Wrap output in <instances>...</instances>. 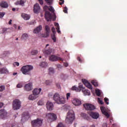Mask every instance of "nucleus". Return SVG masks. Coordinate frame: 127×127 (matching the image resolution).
<instances>
[{
	"label": "nucleus",
	"instance_id": "6e6d98bb",
	"mask_svg": "<svg viewBox=\"0 0 127 127\" xmlns=\"http://www.w3.org/2000/svg\"><path fill=\"white\" fill-rule=\"evenodd\" d=\"M64 65L65 67H68V63H64Z\"/></svg>",
	"mask_w": 127,
	"mask_h": 127
},
{
	"label": "nucleus",
	"instance_id": "9d476101",
	"mask_svg": "<svg viewBox=\"0 0 127 127\" xmlns=\"http://www.w3.org/2000/svg\"><path fill=\"white\" fill-rule=\"evenodd\" d=\"M49 60L50 61H53V62H54L55 61H58L60 60V61H64L63 59L58 57L55 55H52L49 57Z\"/></svg>",
	"mask_w": 127,
	"mask_h": 127
},
{
	"label": "nucleus",
	"instance_id": "4d7b16f0",
	"mask_svg": "<svg viewBox=\"0 0 127 127\" xmlns=\"http://www.w3.org/2000/svg\"><path fill=\"white\" fill-rule=\"evenodd\" d=\"M103 127H108V124L107 123H104L103 125Z\"/></svg>",
	"mask_w": 127,
	"mask_h": 127
},
{
	"label": "nucleus",
	"instance_id": "f704fd0d",
	"mask_svg": "<svg viewBox=\"0 0 127 127\" xmlns=\"http://www.w3.org/2000/svg\"><path fill=\"white\" fill-rule=\"evenodd\" d=\"M81 116L83 117V118L85 120H88V119H89V117H88V115L86 114L85 113H82Z\"/></svg>",
	"mask_w": 127,
	"mask_h": 127
},
{
	"label": "nucleus",
	"instance_id": "e433bc0d",
	"mask_svg": "<svg viewBox=\"0 0 127 127\" xmlns=\"http://www.w3.org/2000/svg\"><path fill=\"white\" fill-rule=\"evenodd\" d=\"M37 53H38V51H37V50H33L31 52V54L32 55H36Z\"/></svg>",
	"mask_w": 127,
	"mask_h": 127
},
{
	"label": "nucleus",
	"instance_id": "1a4fd4ad",
	"mask_svg": "<svg viewBox=\"0 0 127 127\" xmlns=\"http://www.w3.org/2000/svg\"><path fill=\"white\" fill-rule=\"evenodd\" d=\"M83 106L87 111H94V110L96 109V107L94 106V105L89 103L83 104Z\"/></svg>",
	"mask_w": 127,
	"mask_h": 127
},
{
	"label": "nucleus",
	"instance_id": "4be33fe9",
	"mask_svg": "<svg viewBox=\"0 0 127 127\" xmlns=\"http://www.w3.org/2000/svg\"><path fill=\"white\" fill-rule=\"evenodd\" d=\"M25 3V1L24 0H20V1H17L15 3V4H16V5H21V6H24Z\"/></svg>",
	"mask_w": 127,
	"mask_h": 127
},
{
	"label": "nucleus",
	"instance_id": "69168bd1",
	"mask_svg": "<svg viewBox=\"0 0 127 127\" xmlns=\"http://www.w3.org/2000/svg\"><path fill=\"white\" fill-rule=\"evenodd\" d=\"M12 11H15V8H13L12 9Z\"/></svg>",
	"mask_w": 127,
	"mask_h": 127
},
{
	"label": "nucleus",
	"instance_id": "72a5a7b5",
	"mask_svg": "<svg viewBox=\"0 0 127 127\" xmlns=\"http://www.w3.org/2000/svg\"><path fill=\"white\" fill-rule=\"evenodd\" d=\"M95 94L96 96H98V97H100L101 96V91L99 89L96 90Z\"/></svg>",
	"mask_w": 127,
	"mask_h": 127
},
{
	"label": "nucleus",
	"instance_id": "2eb2a0df",
	"mask_svg": "<svg viewBox=\"0 0 127 127\" xmlns=\"http://www.w3.org/2000/svg\"><path fill=\"white\" fill-rule=\"evenodd\" d=\"M52 31L53 32V34L51 35L52 39L53 40L54 42H56V36L55 35V34H56V31L55 28L52 27Z\"/></svg>",
	"mask_w": 127,
	"mask_h": 127
},
{
	"label": "nucleus",
	"instance_id": "c756f323",
	"mask_svg": "<svg viewBox=\"0 0 127 127\" xmlns=\"http://www.w3.org/2000/svg\"><path fill=\"white\" fill-rule=\"evenodd\" d=\"M45 30L47 36H49V33H50V28H49V26H48V25H46Z\"/></svg>",
	"mask_w": 127,
	"mask_h": 127
},
{
	"label": "nucleus",
	"instance_id": "aec40b11",
	"mask_svg": "<svg viewBox=\"0 0 127 127\" xmlns=\"http://www.w3.org/2000/svg\"><path fill=\"white\" fill-rule=\"evenodd\" d=\"M40 11V6H39V4L36 3L34 5V12L35 13H37Z\"/></svg>",
	"mask_w": 127,
	"mask_h": 127
},
{
	"label": "nucleus",
	"instance_id": "f03ea898",
	"mask_svg": "<svg viewBox=\"0 0 127 127\" xmlns=\"http://www.w3.org/2000/svg\"><path fill=\"white\" fill-rule=\"evenodd\" d=\"M74 120L75 114H74V111L73 110H69L65 119V123L68 124H72Z\"/></svg>",
	"mask_w": 127,
	"mask_h": 127
},
{
	"label": "nucleus",
	"instance_id": "473e14b6",
	"mask_svg": "<svg viewBox=\"0 0 127 127\" xmlns=\"http://www.w3.org/2000/svg\"><path fill=\"white\" fill-rule=\"evenodd\" d=\"M46 3L49 5H52V3H53V0H45Z\"/></svg>",
	"mask_w": 127,
	"mask_h": 127
},
{
	"label": "nucleus",
	"instance_id": "cd10ccee",
	"mask_svg": "<svg viewBox=\"0 0 127 127\" xmlns=\"http://www.w3.org/2000/svg\"><path fill=\"white\" fill-rule=\"evenodd\" d=\"M22 119H29V113L28 112H24L22 115Z\"/></svg>",
	"mask_w": 127,
	"mask_h": 127
},
{
	"label": "nucleus",
	"instance_id": "338daca9",
	"mask_svg": "<svg viewBox=\"0 0 127 127\" xmlns=\"http://www.w3.org/2000/svg\"><path fill=\"white\" fill-rule=\"evenodd\" d=\"M54 17L55 18V20L56 19V15H54Z\"/></svg>",
	"mask_w": 127,
	"mask_h": 127
},
{
	"label": "nucleus",
	"instance_id": "c85d7f7f",
	"mask_svg": "<svg viewBox=\"0 0 127 127\" xmlns=\"http://www.w3.org/2000/svg\"><path fill=\"white\" fill-rule=\"evenodd\" d=\"M38 96H36L35 95H34V94L33 93V94H31L29 96L28 99L30 101H33V100H35V99L38 98Z\"/></svg>",
	"mask_w": 127,
	"mask_h": 127
},
{
	"label": "nucleus",
	"instance_id": "dca6fc26",
	"mask_svg": "<svg viewBox=\"0 0 127 127\" xmlns=\"http://www.w3.org/2000/svg\"><path fill=\"white\" fill-rule=\"evenodd\" d=\"M7 113L4 109H1L0 111V119H4L6 117Z\"/></svg>",
	"mask_w": 127,
	"mask_h": 127
},
{
	"label": "nucleus",
	"instance_id": "412c9836",
	"mask_svg": "<svg viewBox=\"0 0 127 127\" xmlns=\"http://www.w3.org/2000/svg\"><path fill=\"white\" fill-rule=\"evenodd\" d=\"M40 92H41V88H35L33 91V94L35 95L36 97H38V95L40 94Z\"/></svg>",
	"mask_w": 127,
	"mask_h": 127
},
{
	"label": "nucleus",
	"instance_id": "c9c22d12",
	"mask_svg": "<svg viewBox=\"0 0 127 127\" xmlns=\"http://www.w3.org/2000/svg\"><path fill=\"white\" fill-rule=\"evenodd\" d=\"M91 84H92V85H94L95 87H98L99 86V84H98V82H97L95 80H92L91 81Z\"/></svg>",
	"mask_w": 127,
	"mask_h": 127
},
{
	"label": "nucleus",
	"instance_id": "a211bd4d",
	"mask_svg": "<svg viewBox=\"0 0 127 127\" xmlns=\"http://www.w3.org/2000/svg\"><path fill=\"white\" fill-rule=\"evenodd\" d=\"M43 53L46 54V55H49L51 54H53L54 53V49H49L48 50H45L43 51Z\"/></svg>",
	"mask_w": 127,
	"mask_h": 127
},
{
	"label": "nucleus",
	"instance_id": "a18cd8bd",
	"mask_svg": "<svg viewBox=\"0 0 127 127\" xmlns=\"http://www.w3.org/2000/svg\"><path fill=\"white\" fill-rule=\"evenodd\" d=\"M98 101L99 104H100V105H104V102H103V101L100 100V98H98Z\"/></svg>",
	"mask_w": 127,
	"mask_h": 127
},
{
	"label": "nucleus",
	"instance_id": "4468645a",
	"mask_svg": "<svg viewBox=\"0 0 127 127\" xmlns=\"http://www.w3.org/2000/svg\"><path fill=\"white\" fill-rule=\"evenodd\" d=\"M100 109L102 114H103V115H104V116H105L106 117L109 119V118H110V114H109L108 112H107L106 108L104 107H101L100 108Z\"/></svg>",
	"mask_w": 127,
	"mask_h": 127
},
{
	"label": "nucleus",
	"instance_id": "37998d69",
	"mask_svg": "<svg viewBox=\"0 0 127 127\" xmlns=\"http://www.w3.org/2000/svg\"><path fill=\"white\" fill-rule=\"evenodd\" d=\"M104 101H105V103H106V104L107 105H109V99L107 98V97H105L104 98Z\"/></svg>",
	"mask_w": 127,
	"mask_h": 127
},
{
	"label": "nucleus",
	"instance_id": "b1692460",
	"mask_svg": "<svg viewBox=\"0 0 127 127\" xmlns=\"http://www.w3.org/2000/svg\"><path fill=\"white\" fill-rule=\"evenodd\" d=\"M39 66L41 68H46L48 66V64L46 62H41L39 64Z\"/></svg>",
	"mask_w": 127,
	"mask_h": 127
},
{
	"label": "nucleus",
	"instance_id": "ea45409f",
	"mask_svg": "<svg viewBox=\"0 0 127 127\" xmlns=\"http://www.w3.org/2000/svg\"><path fill=\"white\" fill-rule=\"evenodd\" d=\"M38 106H43L44 105V103H43V101L42 100H40L38 102Z\"/></svg>",
	"mask_w": 127,
	"mask_h": 127
},
{
	"label": "nucleus",
	"instance_id": "5fc2aeb1",
	"mask_svg": "<svg viewBox=\"0 0 127 127\" xmlns=\"http://www.w3.org/2000/svg\"><path fill=\"white\" fill-rule=\"evenodd\" d=\"M38 1H39L40 4H41V5L43 4V0H38Z\"/></svg>",
	"mask_w": 127,
	"mask_h": 127
},
{
	"label": "nucleus",
	"instance_id": "864d4df0",
	"mask_svg": "<svg viewBox=\"0 0 127 127\" xmlns=\"http://www.w3.org/2000/svg\"><path fill=\"white\" fill-rule=\"evenodd\" d=\"M4 54L5 56H7V55H8V54H9V52L8 51H5L4 52Z\"/></svg>",
	"mask_w": 127,
	"mask_h": 127
},
{
	"label": "nucleus",
	"instance_id": "8fccbe9b",
	"mask_svg": "<svg viewBox=\"0 0 127 127\" xmlns=\"http://www.w3.org/2000/svg\"><path fill=\"white\" fill-rule=\"evenodd\" d=\"M52 82V81H51L46 80L45 82V83L46 84V85H50V84H51Z\"/></svg>",
	"mask_w": 127,
	"mask_h": 127
},
{
	"label": "nucleus",
	"instance_id": "423d86ee",
	"mask_svg": "<svg viewBox=\"0 0 127 127\" xmlns=\"http://www.w3.org/2000/svg\"><path fill=\"white\" fill-rule=\"evenodd\" d=\"M44 10L46 11L45 14V17L47 21H50L52 19V14L50 13V12L46 11L48 9H49V7L47 5H45L43 7Z\"/></svg>",
	"mask_w": 127,
	"mask_h": 127
},
{
	"label": "nucleus",
	"instance_id": "ddd939ff",
	"mask_svg": "<svg viewBox=\"0 0 127 127\" xmlns=\"http://www.w3.org/2000/svg\"><path fill=\"white\" fill-rule=\"evenodd\" d=\"M24 90L28 92L31 91V90H32V83H29L25 84L24 86Z\"/></svg>",
	"mask_w": 127,
	"mask_h": 127
},
{
	"label": "nucleus",
	"instance_id": "20e7f679",
	"mask_svg": "<svg viewBox=\"0 0 127 127\" xmlns=\"http://www.w3.org/2000/svg\"><path fill=\"white\" fill-rule=\"evenodd\" d=\"M53 99L57 104H64L66 98L61 97L58 93H56L54 95Z\"/></svg>",
	"mask_w": 127,
	"mask_h": 127
},
{
	"label": "nucleus",
	"instance_id": "49530a36",
	"mask_svg": "<svg viewBox=\"0 0 127 127\" xmlns=\"http://www.w3.org/2000/svg\"><path fill=\"white\" fill-rule=\"evenodd\" d=\"M63 11L64 13H67L68 12V8H67V7H64Z\"/></svg>",
	"mask_w": 127,
	"mask_h": 127
},
{
	"label": "nucleus",
	"instance_id": "f257e3e1",
	"mask_svg": "<svg viewBox=\"0 0 127 127\" xmlns=\"http://www.w3.org/2000/svg\"><path fill=\"white\" fill-rule=\"evenodd\" d=\"M71 90L72 91H75L76 92H81V91H82L85 96H90L91 95L90 91L83 87V84H79L77 87L75 86H73L72 87Z\"/></svg>",
	"mask_w": 127,
	"mask_h": 127
},
{
	"label": "nucleus",
	"instance_id": "a19ab883",
	"mask_svg": "<svg viewBox=\"0 0 127 127\" xmlns=\"http://www.w3.org/2000/svg\"><path fill=\"white\" fill-rule=\"evenodd\" d=\"M5 88V87L4 86V85L0 86V91L2 92V91H3V90H4Z\"/></svg>",
	"mask_w": 127,
	"mask_h": 127
},
{
	"label": "nucleus",
	"instance_id": "0eeeda50",
	"mask_svg": "<svg viewBox=\"0 0 127 127\" xmlns=\"http://www.w3.org/2000/svg\"><path fill=\"white\" fill-rule=\"evenodd\" d=\"M13 109L15 110H19L21 107V102L18 99H15L12 103Z\"/></svg>",
	"mask_w": 127,
	"mask_h": 127
},
{
	"label": "nucleus",
	"instance_id": "4c0bfd02",
	"mask_svg": "<svg viewBox=\"0 0 127 127\" xmlns=\"http://www.w3.org/2000/svg\"><path fill=\"white\" fill-rule=\"evenodd\" d=\"M56 26H57L56 29H57V32L58 33H60L61 32L60 31V28H59V24L58 23H57L56 24Z\"/></svg>",
	"mask_w": 127,
	"mask_h": 127
},
{
	"label": "nucleus",
	"instance_id": "09e8293b",
	"mask_svg": "<svg viewBox=\"0 0 127 127\" xmlns=\"http://www.w3.org/2000/svg\"><path fill=\"white\" fill-rule=\"evenodd\" d=\"M71 96V93H68L66 94V100H69V98Z\"/></svg>",
	"mask_w": 127,
	"mask_h": 127
},
{
	"label": "nucleus",
	"instance_id": "9b49d317",
	"mask_svg": "<svg viewBox=\"0 0 127 127\" xmlns=\"http://www.w3.org/2000/svg\"><path fill=\"white\" fill-rule=\"evenodd\" d=\"M89 115L94 120L99 119V117H100V114L97 112H89Z\"/></svg>",
	"mask_w": 127,
	"mask_h": 127
},
{
	"label": "nucleus",
	"instance_id": "bb28decb",
	"mask_svg": "<svg viewBox=\"0 0 127 127\" xmlns=\"http://www.w3.org/2000/svg\"><path fill=\"white\" fill-rule=\"evenodd\" d=\"M0 6H1V7L6 8V7H8V4H7L6 2L3 1L0 3Z\"/></svg>",
	"mask_w": 127,
	"mask_h": 127
},
{
	"label": "nucleus",
	"instance_id": "a878e982",
	"mask_svg": "<svg viewBox=\"0 0 127 127\" xmlns=\"http://www.w3.org/2000/svg\"><path fill=\"white\" fill-rule=\"evenodd\" d=\"M21 16H22V18H23V19H24L25 20H28V19H29V18H30V16H29V15H28L27 14H25V13H22Z\"/></svg>",
	"mask_w": 127,
	"mask_h": 127
},
{
	"label": "nucleus",
	"instance_id": "e2e57ef3",
	"mask_svg": "<svg viewBox=\"0 0 127 127\" xmlns=\"http://www.w3.org/2000/svg\"><path fill=\"white\" fill-rule=\"evenodd\" d=\"M33 24H34V22H31L30 23V25H32Z\"/></svg>",
	"mask_w": 127,
	"mask_h": 127
},
{
	"label": "nucleus",
	"instance_id": "7ed1b4c3",
	"mask_svg": "<svg viewBox=\"0 0 127 127\" xmlns=\"http://www.w3.org/2000/svg\"><path fill=\"white\" fill-rule=\"evenodd\" d=\"M33 70V66L27 65L23 66L21 68V71L24 75H30V72Z\"/></svg>",
	"mask_w": 127,
	"mask_h": 127
},
{
	"label": "nucleus",
	"instance_id": "f8f14e48",
	"mask_svg": "<svg viewBox=\"0 0 127 127\" xmlns=\"http://www.w3.org/2000/svg\"><path fill=\"white\" fill-rule=\"evenodd\" d=\"M82 82L84 84V85H85V86H86V87H87V88H88L90 90H92V89H93L92 84H91V83H90V82H88V80L84 79H82Z\"/></svg>",
	"mask_w": 127,
	"mask_h": 127
},
{
	"label": "nucleus",
	"instance_id": "f3484780",
	"mask_svg": "<svg viewBox=\"0 0 127 127\" xmlns=\"http://www.w3.org/2000/svg\"><path fill=\"white\" fill-rule=\"evenodd\" d=\"M46 107L48 111H52V110H53V103L51 102L48 101L46 104Z\"/></svg>",
	"mask_w": 127,
	"mask_h": 127
},
{
	"label": "nucleus",
	"instance_id": "de8ad7c7",
	"mask_svg": "<svg viewBox=\"0 0 127 127\" xmlns=\"http://www.w3.org/2000/svg\"><path fill=\"white\" fill-rule=\"evenodd\" d=\"M77 60L80 62V63H82V62H84V60L81 59L79 57H77Z\"/></svg>",
	"mask_w": 127,
	"mask_h": 127
},
{
	"label": "nucleus",
	"instance_id": "bf43d9fd",
	"mask_svg": "<svg viewBox=\"0 0 127 127\" xmlns=\"http://www.w3.org/2000/svg\"><path fill=\"white\" fill-rule=\"evenodd\" d=\"M13 26L15 28V29H16V28H17V27L16 26V24L13 25Z\"/></svg>",
	"mask_w": 127,
	"mask_h": 127
},
{
	"label": "nucleus",
	"instance_id": "680f3d73",
	"mask_svg": "<svg viewBox=\"0 0 127 127\" xmlns=\"http://www.w3.org/2000/svg\"><path fill=\"white\" fill-rule=\"evenodd\" d=\"M11 22H12V20H10L8 22V24L9 25L11 24Z\"/></svg>",
	"mask_w": 127,
	"mask_h": 127
},
{
	"label": "nucleus",
	"instance_id": "0e129e2a",
	"mask_svg": "<svg viewBox=\"0 0 127 127\" xmlns=\"http://www.w3.org/2000/svg\"><path fill=\"white\" fill-rule=\"evenodd\" d=\"M17 72H14V73H13V76H15V75H17Z\"/></svg>",
	"mask_w": 127,
	"mask_h": 127
},
{
	"label": "nucleus",
	"instance_id": "2f4dec72",
	"mask_svg": "<svg viewBox=\"0 0 127 127\" xmlns=\"http://www.w3.org/2000/svg\"><path fill=\"white\" fill-rule=\"evenodd\" d=\"M49 73L50 75H52V74H54V69L52 67H50L49 68Z\"/></svg>",
	"mask_w": 127,
	"mask_h": 127
},
{
	"label": "nucleus",
	"instance_id": "6ab92c4d",
	"mask_svg": "<svg viewBox=\"0 0 127 127\" xmlns=\"http://www.w3.org/2000/svg\"><path fill=\"white\" fill-rule=\"evenodd\" d=\"M72 103L74 106H80L81 104V100L76 98L73 99Z\"/></svg>",
	"mask_w": 127,
	"mask_h": 127
},
{
	"label": "nucleus",
	"instance_id": "3c124183",
	"mask_svg": "<svg viewBox=\"0 0 127 127\" xmlns=\"http://www.w3.org/2000/svg\"><path fill=\"white\" fill-rule=\"evenodd\" d=\"M57 127H65L62 123H59Z\"/></svg>",
	"mask_w": 127,
	"mask_h": 127
},
{
	"label": "nucleus",
	"instance_id": "5701e85b",
	"mask_svg": "<svg viewBox=\"0 0 127 127\" xmlns=\"http://www.w3.org/2000/svg\"><path fill=\"white\" fill-rule=\"evenodd\" d=\"M8 70L5 67H1L0 68V74H7Z\"/></svg>",
	"mask_w": 127,
	"mask_h": 127
},
{
	"label": "nucleus",
	"instance_id": "39448f33",
	"mask_svg": "<svg viewBox=\"0 0 127 127\" xmlns=\"http://www.w3.org/2000/svg\"><path fill=\"white\" fill-rule=\"evenodd\" d=\"M46 118L48 122L52 123V122H55L57 120V115L53 113H49L46 114Z\"/></svg>",
	"mask_w": 127,
	"mask_h": 127
},
{
	"label": "nucleus",
	"instance_id": "58836bf2",
	"mask_svg": "<svg viewBox=\"0 0 127 127\" xmlns=\"http://www.w3.org/2000/svg\"><path fill=\"white\" fill-rule=\"evenodd\" d=\"M49 10L50 11H51V12H52V13H54V11H55V10H54V8H53V7H52V6H49Z\"/></svg>",
	"mask_w": 127,
	"mask_h": 127
},
{
	"label": "nucleus",
	"instance_id": "603ef678",
	"mask_svg": "<svg viewBox=\"0 0 127 127\" xmlns=\"http://www.w3.org/2000/svg\"><path fill=\"white\" fill-rule=\"evenodd\" d=\"M60 2H59V3L61 5H62V4H64V0H60Z\"/></svg>",
	"mask_w": 127,
	"mask_h": 127
},
{
	"label": "nucleus",
	"instance_id": "774afa93",
	"mask_svg": "<svg viewBox=\"0 0 127 127\" xmlns=\"http://www.w3.org/2000/svg\"><path fill=\"white\" fill-rule=\"evenodd\" d=\"M19 29H20V26H19L18 27V30H19Z\"/></svg>",
	"mask_w": 127,
	"mask_h": 127
},
{
	"label": "nucleus",
	"instance_id": "79ce46f5",
	"mask_svg": "<svg viewBox=\"0 0 127 127\" xmlns=\"http://www.w3.org/2000/svg\"><path fill=\"white\" fill-rule=\"evenodd\" d=\"M22 87H23L22 83H19L16 85L17 88H22Z\"/></svg>",
	"mask_w": 127,
	"mask_h": 127
},
{
	"label": "nucleus",
	"instance_id": "c03bdc74",
	"mask_svg": "<svg viewBox=\"0 0 127 127\" xmlns=\"http://www.w3.org/2000/svg\"><path fill=\"white\" fill-rule=\"evenodd\" d=\"M5 14V13L4 12H0V18H1V17H3L4 16V15Z\"/></svg>",
	"mask_w": 127,
	"mask_h": 127
},
{
	"label": "nucleus",
	"instance_id": "7c9ffc66",
	"mask_svg": "<svg viewBox=\"0 0 127 127\" xmlns=\"http://www.w3.org/2000/svg\"><path fill=\"white\" fill-rule=\"evenodd\" d=\"M27 38H28V35L26 33L23 34L21 37V39H24V40H26Z\"/></svg>",
	"mask_w": 127,
	"mask_h": 127
},
{
	"label": "nucleus",
	"instance_id": "6e6552de",
	"mask_svg": "<svg viewBox=\"0 0 127 127\" xmlns=\"http://www.w3.org/2000/svg\"><path fill=\"white\" fill-rule=\"evenodd\" d=\"M32 127H39L42 125V120L39 118L33 120L31 122Z\"/></svg>",
	"mask_w": 127,
	"mask_h": 127
},
{
	"label": "nucleus",
	"instance_id": "393cba45",
	"mask_svg": "<svg viewBox=\"0 0 127 127\" xmlns=\"http://www.w3.org/2000/svg\"><path fill=\"white\" fill-rule=\"evenodd\" d=\"M42 30V26L40 25L34 30V33H38L39 32H40Z\"/></svg>",
	"mask_w": 127,
	"mask_h": 127
},
{
	"label": "nucleus",
	"instance_id": "13d9d810",
	"mask_svg": "<svg viewBox=\"0 0 127 127\" xmlns=\"http://www.w3.org/2000/svg\"><path fill=\"white\" fill-rule=\"evenodd\" d=\"M15 65H16V66H19V63L18 62H15Z\"/></svg>",
	"mask_w": 127,
	"mask_h": 127
},
{
	"label": "nucleus",
	"instance_id": "052dcab7",
	"mask_svg": "<svg viewBox=\"0 0 127 127\" xmlns=\"http://www.w3.org/2000/svg\"><path fill=\"white\" fill-rule=\"evenodd\" d=\"M3 106V103H0V108H2Z\"/></svg>",
	"mask_w": 127,
	"mask_h": 127
}]
</instances>
